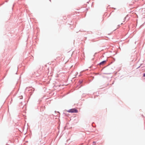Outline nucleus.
I'll use <instances>...</instances> for the list:
<instances>
[{
    "mask_svg": "<svg viewBox=\"0 0 145 145\" xmlns=\"http://www.w3.org/2000/svg\"><path fill=\"white\" fill-rule=\"evenodd\" d=\"M67 112H69L76 113L78 112V110L76 108H74L67 110Z\"/></svg>",
    "mask_w": 145,
    "mask_h": 145,
    "instance_id": "nucleus-1",
    "label": "nucleus"
},
{
    "mask_svg": "<svg viewBox=\"0 0 145 145\" xmlns=\"http://www.w3.org/2000/svg\"><path fill=\"white\" fill-rule=\"evenodd\" d=\"M106 61H102V62H101L99 63V64L100 65H102L103 64H104L105 63H106Z\"/></svg>",
    "mask_w": 145,
    "mask_h": 145,
    "instance_id": "nucleus-2",
    "label": "nucleus"
},
{
    "mask_svg": "<svg viewBox=\"0 0 145 145\" xmlns=\"http://www.w3.org/2000/svg\"><path fill=\"white\" fill-rule=\"evenodd\" d=\"M143 76L145 77V73L143 74Z\"/></svg>",
    "mask_w": 145,
    "mask_h": 145,
    "instance_id": "nucleus-3",
    "label": "nucleus"
},
{
    "mask_svg": "<svg viewBox=\"0 0 145 145\" xmlns=\"http://www.w3.org/2000/svg\"><path fill=\"white\" fill-rule=\"evenodd\" d=\"M93 143H95V142H93Z\"/></svg>",
    "mask_w": 145,
    "mask_h": 145,
    "instance_id": "nucleus-4",
    "label": "nucleus"
}]
</instances>
